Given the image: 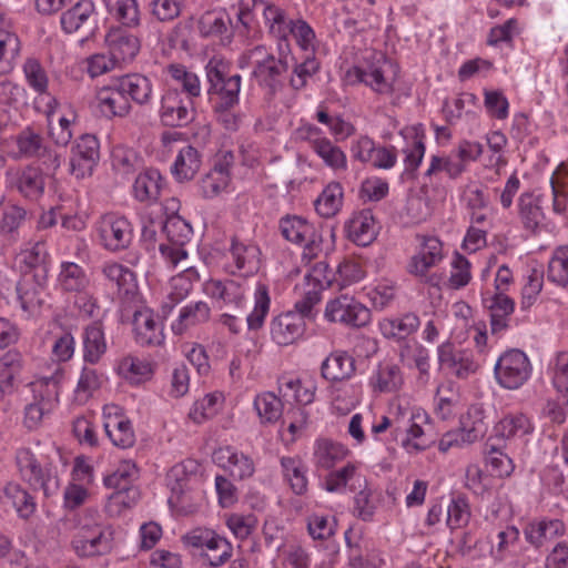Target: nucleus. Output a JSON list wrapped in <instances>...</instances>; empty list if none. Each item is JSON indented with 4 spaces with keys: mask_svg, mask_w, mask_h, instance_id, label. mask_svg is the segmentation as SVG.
I'll return each instance as SVG.
<instances>
[{
    "mask_svg": "<svg viewBox=\"0 0 568 568\" xmlns=\"http://www.w3.org/2000/svg\"><path fill=\"white\" fill-rule=\"evenodd\" d=\"M343 81L348 85L363 83L378 94H392L399 81V67L383 54H374L346 70Z\"/></svg>",
    "mask_w": 568,
    "mask_h": 568,
    "instance_id": "obj_1",
    "label": "nucleus"
},
{
    "mask_svg": "<svg viewBox=\"0 0 568 568\" xmlns=\"http://www.w3.org/2000/svg\"><path fill=\"white\" fill-rule=\"evenodd\" d=\"M280 231L283 237L292 244L303 246V257L314 258L322 251L329 253L335 250L336 230H325L327 242L318 233L313 223L298 215H286L280 220Z\"/></svg>",
    "mask_w": 568,
    "mask_h": 568,
    "instance_id": "obj_2",
    "label": "nucleus"
},
{
    "mask_svg": "<svg viewBox=\"0 0 568 568\" xmlns=\"http://www.w3.org/2000/svg\"><path fill=\"white\" fill-rule=\"evenodd\" d=\"M64 371L57 366L50 376H42L32 383L33 400L24 408V425L37 429L59 405V386Z\"/></svg>",
    "mask_w": 568,
    "mask_h": 568,
    "instance_id": "obj_3",
    "label": "nucleus"
},
{
    "mask_svg": "<svg viewBox=\"0 0 568 568\" xmlns=\"http://www.w3.org/2000/svg\"><path fill=\"white\" fill-rule=\"evenodd\" d=\"M187 549L197 550L211 567L226 564L233 556V545L224 536L209 527H194L181 537Z\"/></svg>",
    "mask_w": 568,
    "mask_h": 568,
    "instance_id": "obj_4",
    "label": "nucleus"
},
{
    "mask_svg": "<svg viewBox=\"0 0 568 568\" xmlns=\"http://www.w3.org/2000/svg\"><path fill=\"white\" fill-rule=\"evenodd\" d=\"M16 463L21 477L31 486L41 488L47 497L58 493L60 478L47 458L37 456L29 448H21L17 452Z\"/></svg>",
    "mask_w": 568,
    "mask_h": 568,
    "instance_id": "obj_5",
    "label": "nucleus"
},
{
    "mask_svg": "<svg viewBox=\"0 0 568 568\" xmlns=\"http://www.w3.org/2000/svg\"><path fill=\"white\" fill-rule=\"evenodd\" d=\"M16 463L21 477L31 486L41 488L47 497L58 493L60 478L47 458L37 456L29 448H21L17 452Z\"/></svg>",
    "mask_w": 568,
    "mask_h": 568,
    "instance_id": "obj_6",
    "label": "nucleus"
},
{
    "mask_svg": "<svg viewBox=\"0 0 568 568\" xmlns=\"http://www.w3.org/2000/svg\"><path fill=\"white\" fill-rule=\"evenodd\" d=\"M251 4L261 10L264 24L270 34L278 39L277 48L281 54L283 55L285 52L291 53L288 37L290 27L294 19H290L282 7L268 0H242L237 17L245 26L248 23V9Z\"/></svg>",
    "mask_w": 568,
    "mask_h": 568,
    "instance_id": "obj_7",
    "label": "nucleus"
},
{
    "mask_svg": "<svg viewBox=\"0 0 568 568\" xmlns=\"http://www.w3.org/2000/svg\"><path fill=\"white\" fill-rule=\"evenodd\" d=\"M394 419L400 423L402 446L408 454H417L426 449L425 433L423 426L427 423L426 412L410 404L405 397H398V403L393 409Z\"/></svg>",
    "mask_w": 568,
    "mask_h": 568,
    "instance_id": "obj_8",
    "label": "nucleus"
},
{
    "mask_svg": "<svg viewBox=\"0 0 568 568\" xmlns=\"http://www.w3.org/2000/svg\"><path fill=\"white\" fill-rule=\"evenodd\" d=\"M138 474L139 469L135 463L124 459L119 463L113 471L103 476L104 487L114 489L108 500L110 513L119 514L122 509L129 508L135 503L138 491L131 484L138 478Z\"/></svg>",
    "mask_w": 568,
    "mask_h": 568,
    "instance_id": "obj_9",
    "label": "nucleus"
},
{
    "mask_svg": "<svg viewBox=\"0 0 568 568\" xmlns=\"http://www.w3.org/2000/svg\"><path fill=\"white\" fill-rule=\"evenodd\" d=\"M333 281V272L327 263L314 264L294 287L295 311L302 315H313L314 307L321 302L323 292Z\"/></svg>",
    "mask_w": 568,
    "mask_h": 568,
    "instance_id": "obj_10",
    "label": "nucleus"
},
{
    "mask_svg": "<svg viewBox=\"0 0 568 568\" xmlns=\"http://www.w3.org/2000/svg\"><path fill=\"white\" fill-rule=\"evenodd\" d=\"M278 59L268 52L265 45H256L246 50L239 58L240 68L254 65L253 74L260 84L275 90L280 83L281 74L287 69V58L290 53L283 55L278 51Z\"/></svg>",
    "mask_w": 568,
    "mask_h": 568,
    "instance_id": "obj_11",
    "label": "nucleus"
},
{
    "mask_svg": "<svg viewBox=\"0 0 568 568\" xmlns=\"http://www.w3.org/2000/svg\"><path fill=\"white\" fill-rule=\"evenodd\" d=\"M210 93L216 97V109L227 110L239 102L241 77L230 74L229 64L222 59L213 58L206 65Z\"/></svg>",
    "mask_w": 568,
    "mask_h": 568,
    "instance_id": "obj_12",
    "label": "nucleus"
},
{
    "mask_svg": "<svg viewBox=\"0 0 568 568\" xmlns=\"http://www.w3.org/2000/svg\"><path fill=\"white\" fill-rule=\"evenodd\" d=\"M323 317L329 324L364 327L371 322V311L355 296L344 293L327 300Z\"/></svg>",
    "mask_w": 568,
    "mask_h": 568,
    "instance_id": "obj_13",
    "label": "nucleus"
},
{
    "mask_svg": "<svg viewBox=\"0 0 568 568\" xmlns=\"http://www.w3.org/2000/svg\"><path fill=\"white\" fill-rule=\"evenodd\" d=\"M531 373L532 366L528 356L517 348L504 352L498 357L494 367V376L497 384L510 390L524 386L529 381Z\"/></svg>",
    "mask_w": 568,
    "mask_h": 568,
    "instance_id": "obj_14",
    "label": "nucleus"
},
{
    "mask_svg": "<svg viewBox=\"0 0 568 568\" xmlns=\"http://www.w3.org/2000/svg\"><path fill=\"white\" fill-rule=\"evenodd\" d=\"M161 142L168 151H178L171 166L173 178L180 183L193 180L202 165L200 152L192 145L184 144L180 132L163 133Z\"/></svg>",
    "mask_w": 568,
    "mask_h": 568,
    "instance_id": "obj_15",
    "label": "nucleus"
},
{
    "mask_svg": "<svg viewBox=\"0 0 568 568\" xmlns=\"http://www.w3.org/2000/svg\"><path fill=\"white\" fill-rule=\"evenodd\" d=\"M445 257L444 243L437 236H418L414 252L406 263V271L415 277L425 278L433 268L443 263Z\"/></svg>",
    "mask_w": 568,
    "mask_h": 568,
    "instance_id": "obj_16",
    "label": "nucleus"
},
{
    "mask_svg": "<svg viewBox=\"0 0 568 568\" xmlns=\"http://www.w3.org/2000/svg\"><path fill=\"white\" fill-rule=\"evenodd\" d=\"M162 232L165 234L169 243L160 244L161 255L168 265L176 267L182 261L187 258L184 245L191 240L192 227L184 219L174 215L168 217L163 224Z\"/></svg>",
    "mask_w": 568,
    "mask_h": 568,
    "instance_id": "obj_17",
    "label": "nucleus"
},
{
    "mask_svg": "<svg viewBox=\"0 0 568 568\" xmlns=\"http://www.w3.org/2000/svg\"><path fill=\"white\" fill-rule=\"evenodd\" d=\"M90 105L95 114L108 120L124 118L131 111L129 98L124 97L115 78L97 89Z\"/></svg>",
    "mask_w": 568,
    "mask_h": 568,
    "instance_id": "obj_18",
    "label": "nucleus"
},
{
    "mask_svg": "<svg viewBox=\"0 0 568 568\" xmlns=\"http://www.w3.org/2000/svg\"><path fill=\"white\" fill-rule=\"evenodd\" d=\"M295 134L297 139L308 141L313 151L333 171H345L347 169V159L344 151L333 144L326 136H323L316 126L304 124L296 130Z\"/></svg>",
    "mask_w": 568,
    "mask_h": 568,
    "instance_id": "obj_19",
    "label": "nucleus"
},
{
    "mask_svg": "<svg viewBox=\"0 0 568 568\" xmlns=\"http://www.w3.org/2000/svg\"><path fill=\"white\" fill-rule=\"evenodd\" d=\"M97 230L101 245L111 252L126 248L133 239V229L129 220L116 214L103 215Z\"/></svg>",
    "mask_w": 568,
    "mask_h": 568,
    "instance_id": "obj_20",
    "label": "nucleus"
},
{
    "mask_svg": "<svg viewBox=\"0 0 568 568\" xmlns=\"http://www.w3.org/2000/svg\"><path fill=\"white\" fill-rule=\"evenodd\" d=\"M103 427L111 443L119 448H130L135 443L131 420L116 404H105L102 409Z\"/></svg>",
    "mask_w": 568,
    "mask_h": 568,
    "instance_id": "obj_21",
    "label": "nucleus"
},
{
    "mask_svg": "<svg viewBox=\"0 0 568 568\" xmlns=\"http://www.w3.org/2000/svg\"><path fill=\"white\" fill-rule=\"evenodd\" d=\"M71 547L79 557H94L111 550V538L106 530L98 525L80 526L71 540Z\"/></svg>",
    "mask_w": 568,
    "mask_h": 568,
    "instance_id": "obj_22",
    "label": "nucleus"
},
{
    "mask_svg": "<svg viewBox=\"0 0 568 568\" xmlns=\"http://www.w3.org/2000/svg\"><path fill=\"white\" fill-rule=\"evenodd\" d=\"M497 437L510 445H525L535 432V423L530 415L520 410L506 413L495 425Z\"/></svg>",
    "mask_w": 568,
    "mask_h": 568,
    "instance_id": "obj_23",
    "label": "nucleus"
},
{
    "mask_svg": "<svg viewBox=\"0 0 568 568\" xmlns=\"http://www.w3.org/2000/svg\"><path fill=\"white\" fill-rule=\"evenodd\" d=\"M159 113L165 125H185L194 119L193 98L183 97L176 88H168L161 98Z\"/></svg>",
    "mask_w": 568,
    "mask_h": 568,
    "instance_id": "obj_24",
    "label": "nucleus"
},
{
    "mask_svg": "<svg viewBox=\"0 0 568 568\" xmlns=\"http://www.w3.org/2000/svg\"><path fill=\"white\" fill-rule=\"evenodd\" d=\"M300 312H285L275 316L270 324L272 341L280 346H288L300 341L306 331L305 317Z\"/></svg>",
    "mask_w": 568,
    "mask_h": 568,
    "instance_id": "obj_25",
    "label": "nucleus"
},
{
    "mask_svg": "<svg viewBox=\"0 0 568 568\" xmlns=\"http://www.w3.org/2000/svg\"><path fill=\"white\" fill-rule=\"evenodd\" d=\"M44 113L50 128V135L57 144L67 145L72 139V126L78 114L73 106L64 105L57 110V101L53 97H48Z\"/></svg>",
    "mask_w": 568,
    "mask_h": 568,
    "instance_id": "obj_26",
    "label": "nucleus"
},
{
    "mask_svg": "<svg viewBox=\"0 0 568 568\" xmlns=\"http://www.w3.org/2000/svg\"><path fill=\"white\" fill-rule=\"evenodd\" d=\"M99 159V141L94 135L80 136L71 150L70 171L77 179L90 175Z\"/></svg>",
    "mask_w": 568,
    "mask_h": 568,
    "instance_id": "obj_27",
    "label": "nucleus"
},
{
    "mask_svg": "<svg viewBox=\"0 0 568 568\" xmlns=\"http://www.w3.org/2000/svg\"><path fill=\"white\" fill-rule=\"evenodd\" d=\"M104 43L119 67L133 61L141 49L140 39L119 27L106 32Z\"/></svg>",
    "mask_w": 568,
    "mask_h": 568,
    "instance_id": "obj_28",
    "label": "nucleus"
},
{
    "mask_svg": "<svg viewBox=\"0 0 568 568\" xmlns=\"http://www.w3.org/2000/svg\"><path fill=\"white\" fill-rule=\"evenodd\" d=\"M196 29L202 37L217 39L224 45L233 39L231 17L220 8L202 13L196 20Z\"/></svg>",
    "mask_w": 568,
    "mask_h": 568,
    "instance_id": "obj_29",
    "label": "nucleus"
},
{
    "mask_svg": "<svg viewBox=\"0 0 568 568\" xmlns=\"http://www.w3.org/2000/svg\"><path fill=\"white\" fill-rule=\"evenodd\" d=\"M344 231L346 237L358 246H368L377 237L379 226L369 210H362L352 214L345 222Z\"/></svg>",
    "mask_w": 568,
    "mask_h": 568,
    "instance_id": "obj_30",
    "label": "nucleus"
},
{
    "mask_svg": "<svg viewBox=\"0 0 568 568\" xmlns=\"http://www.w3.org/2000/svg\"><path fill=\"white\" fill-rule=\"evenodd\" d=\"M232 164L233 155L231 153L223 152L216 156L213 169L201 181V190L204 196L214 197L230 190Z\"/></svg>",
    "mask_w": 568,
    "mask_h": 568,
    "instance_id": "obj_31",
    "label": "nucleus"
},
{
    "mask_svg": "<svg viewBox=\"0 0 568 568\" xmlns=\"http://www.w3.org/2000/svg\"><path fill=\"white\" fill-rule=\"evenodd\" d=\"M214 463L235 479H245L255 471L252 458L231 446L217 448L213 453Z\"/></svg>",
    "mask_w": 568,
    "mask_h": 568,
    "instance_id": "obj_32",
    "label": "nucleus"
},
{
    "mask_svg": "<svg viewBox=\"0 0 568 568\" xmlns=\"http://www.w3.org/2000/svg\"><path fill=\"white\" fill-rule=\"evenodd\" d=\"M114 372L125 383L138 386L152 379L154 364L148 358L126 355L116 362Z\"/></svg>",
    "mask_w": 568,
    "mask_h": 568,
    "instance_id": "obj_33",
    "label": "nucleus"
},
{
    "mask_svg": "<svg viewBox=\"0 0 568 568\" xmlns=\"http://www.w3.org/2000/svg\"><path fill=\"white\" fill-rule=\"evenodd\" d=\"M351 454L349 448L338 442L317 438L313 444L312 460L317 469L329 470Z\"/></svg>",
    "mask_w": 568,
    "mask_h": 568,
    "instance_id": "obj_34",
    "label": "nucleus"
},
{
    "mask_svg": "<svg viewBox=\"0 0 568 568\" xmlns=\"http://www.w3.org/2000/svg\"><path fill=\"white\" fill-rule=\"evenodd\" d=\"M6 181L8 186L17 189L28 199H38L43 192V178L34 168L10 169Z\"/></svg>",
    "mask_w": 568,
    "mask_h": 568,
    "instance_id": "obj_35",
    "label": "nucleus"
},
{
    "mask_svg": "<svg viewBox=\"0 0 568 568\" xmlns=\"http://www.w3.org/2000/svg\"><path fill=\"white\" fill-rule=\"evenodd\" d=\"M355 372V359L345 351L331 353L321 364V376L328 382L347 381Z\"/></svg>",
    "mask_w": 568,
    "mask_h": 568,
    "instance_id": "obj_36",
    "label": "nucleus"
},
{
    "mask_svg": "<svg viewBox=\"0 0 568 568\" xmlns=\"http://www.w3.org/2000/svg\"><path fill=\"white\" fill-rule=\"evenodd\" d=\"M399 134L405 141V163L407 168L415 170L422 164L426 151L425 129L423 124L416 123L404 126Z\"/></svg>",
    "mask_w": 568,
    "mask_h": 568,
    "instance_id": "obj_37",
    "label": "nucleus"
},
{
    "mask_svg": "<svg viewBox=\"0 0 568 568\" xmlns=\"http://www.w3.org/2000/svg\"><path fill=\"white\" fill-rule=\"evenodd\" d=\"M565 532V523L550 518L532 520L524 528L526 541L536 548L542 547L547 540L564 536Z\"/></svg>",
    "mask_w": 568,
    "mask_h": 568,
    "instance_id": "obj_38",
    "label": "nucleus"
},
{
    "mask_svg": "<svg viewBox=\"0 0 568 568\" xmlns=\"http://www.w3.org/2000/svg\"><path fill=\"white\" fill-rule=\"evenodd\" d=\"M135 339L140 345L159 344L162 341V324L150 308H141L133 317Z\"/></svg>",
    "mask_w": 568,
    "mask_h": 568,
    "instance_id": "obj_39",
    "label": "nucleus"
},
{
    "mask_svg": "<svg viewBox=\"0 0 568 568\" xmlns=\"http://www.w3.org/2000/svg\"><path fill=\"white\" fill-rule=\"evenodd\" d=\"M227 260L226 268L229 272L252 274L258 268L260 250L255 245L233 242Z\"/></svg>",
    "mask_w": 568,
    "mask_h": 568,
    "instance_id": "obj_40",
    "label": "nucleus"
},
{
    "mask_svg": "<svg viewBox=\"0 0 568 568\" xmlns=\"http://www.w3.org/2000/svg\"><path fill=\"white\" fill-rule=\"evenodd\" d=\"M542 197L534 192H525L518 199V214L524 227L539 232L545 227V213L541 207Z\"/></svg>",
    "mask_w": 568,
    "mask_h": 568,
    "instance_id": "obj_41",
    "label": "nucleus"
},
{
    "mask_svg": "<svg viewBox=\"0 0 568 568\" xmlns=\"http://www.w3.org/2000/svg\"><path fill=\"white\" fill-rule=\"evenodd\" d=\"M165 81L169 85H175L189 98H197L201 94L200 77L181 63H170L163 69Z\"/></svg>",
    "mask_w": 568,
    "mask_h": 568,
    "instance_id": "obj_42",
    "label": "nucleus"
},
{
    "mask_svg": "<svg viewBox=\"0 0 568 568\" xmlns=\"http://www.w3.org/2000/svg\"><path fill=\"white\" fill-rule=\"evenodd\" d=\"M164 180L156 169H146L138 174L132 185L133 197L141 203L159 200Z\"/></svg>",
    "mask_w": 568,
    "mask_h": 568,
    "instance_id": "obj_43",
    "label": "nucleus"
},
{
    "mask_svg": "<svg viewBox=\"0 0 568 568\" xmlns=\"http://www.w3.org/2000/svg\"><path fill=\"white\" fill-rule=\"evenodd\" d=\"M485 307L490 312L491 331L498 333L507 327V321L515 304L504 292H487L483 296Z\"/></svg>",
    "mask_w": 568,
    "mask_h": 568,
    "instance_id": "obj_44",
    "label": "nucleus"
},
{
    "mask_svg": "<svg viewBox=\"0 0 568 568\" xmlns=\"http://www.w3.org/2000/svg\"><path fill=\"white\" fill-rule=\"evenodd\" d=\"M204 293L211 298L220 300L224 304L240 307L245 301V287L234 280L221 282L219 280L206 281L203 285Z\"/></svg>",
    "mask_w": 568,
    "mask_h": 568,
    "instance_id": "obj_45",
    "label": "nucleus"
},
{
    "mask_svg": "<svg viewBox=\"0 0 568 568\" xmlns=\"http://www.w3.org/2000/svg\"><path fill=\"white\" fill-rule=\"evenodd\" d=\"M63 292L83 293L90 287V278L82 266L74 262H61L55 280Z\"/></svg>",
    "mask_w": 568,
    "mask_h": 568,
    "instance_id": "obj_46",
    "label": "nucleus"
},
{
    "mask_svg": "<svg viewBox=\"0 0 568 568\" xmlns=\"http://www.w3.org/2000/svg\"><path fill=\"white\" fill-rule=\"evenodd\" d=\"M124 97L138 104H145L152 100L153 85L149 78L142 74L132 73L115 78Z\"/></svg>",
    "mask_w": 568,
    "mask_h": 568,
    "instance_id": "obj_47",
    "label": "nucleus"
},
{
    "mask_svg": "<svg viewBox=\"0 0 568 568\" xmlns=\"http://www.w3.org/2000/svg\"><path fill=\"white\" fill-rule=\"evenodd\" d=\"M485 410L480 405L470 406L460 416L459 433L462 443H475L484 437L487 430Z\"/></svg>",
    "mask_w": 568,
    "mask_h": 568,
    "instance_id": "obj_48",
    "label": "nucleus"
},
{
    "mask_svg": "<svg viewBox=\"0 0 568 568\" xmlns=\"http://www.w3.org/2000/svg\"><path fill=\"white\" fill-rule=\"evenodd\" d=\"M253 410L261 425H274L282 417L283 402L273 392L264 390L255 395Z\"/></svg>",
    "mask_w": 568,
    "mask_h": 568,
    "instance_id": "obj_49",
    "label": "nucleus"
},
{
    "mask_svg": "<svg viewBox=\"0 0 568 568\" xmlns=\"http://www.w3.org/2000/svg\"><path fill=\"white\" fill-rule=\"evenodd\" d=\"M108 382V376L97 368L83 366L73 390V400L85 404Z\"/></svg>",
    "mask_w": 568,
    "mask_h": 568,
    "instance_id": "obj_50",
    "label": "nucleus"
},
{
    "mask_svg": "<svg viewBox=\"0 0 568 568\" xmlns=\"http://www.w3.org/2000/svg\"><path fill=\"white\" fill-rule=\"evenodd\" d=\"M210 315L211 308L205 302L190 303L180 310L178 318L172 323V331L182 335L189 328L207 322Z\"/></svg>",
    "mask_w": 568,
    "mask_h": 568,
    "instance_id": "obj_51",
    "label": "nucleus"
},
{
    "mask_svg": "<svg viewBox=\"0 0 568 568\" xmlns=\"http://www.w3.org/2000/svg\"><path fill=\"white\" fill-rule=\"evenodd\" d=\"M478 98L470 92H463L452 100L445 101L443 113L449 123H456L463 118L477 116Z\"/></svg>",
    "mask_w": 568,
    "mask_h": 568,
    "instance_id": "obj_52",
    "label": "nucleus"
},
{
    "mask_svg": "<svg viewBox=\"0 0 568 568\" xmlns=\"http://www.w3.org/2000/svg\"><path fill=\"white\" fill-rule=\"evenodd\" d=\"M109 16L128 28H135L141 22L138 0H101Z\"/></svg>",
    "mask_w": 568,
    "mask_h": 568,
    "instance_id": "obj_53",
    "label": "nucleus"
},
{
    "mask_svg": "<svg viewBox=\"0 0 568 568\" xmlns=\"http://www.w3.org/2000/svg\"><path fill=\"white\" fill-rule=\"evenodd\" d=\"M108 348L103 327L94 322L84 328L83 333V359L87 363L97 364Z\"/></svg>",
    "mask_w": 568,
    "mask_h": 568,
    "instance_id": "obj_54",
    "label": "nucleus"
},
{
    "mask_svg": "<svg viewBox=\"0 0 568 568\" xmlns=\"http://www.w3.org/2000/svg\"><path fill=\"white\" fill-rule=\"evenodd\" d=\"M1 503L11 506L21 518H29L36 511L33 498L17 483H8L3 489Z\"/></svg>",
    "mask_w": 568,
    "mask_h": 568,
    "instance_id": "obj_55",
    "label": "nucleus"
},
{
    "mask_svg": "<svg viewBox=\"0 0 568 568\" xmlns=\"http://www.w3.org/2000/svg\"><path fill=\"white\" fill-rule=\"evenodd\" d=\"M273 565L274 568H308L311 558L298 544L284 541L277 548Z\"/></svg>",
    "mask_w": 568,
    "mask_h": 568,
    "instance_id": "obj_56",
    "label": "nucleus"
},
{
    "mask_svg": "<svg viewBox=\"0 0 568 568\" xmlns=\"http://www.w3.org/2000/svg\"><path fill=\"white\" fill-rule=\"evenodd\" d=\"M361 403V388L356 385L331 387L329 407L333 414L347 415Z\"/></svg>",
    "mask_w": 568,
    "mask_h": 568,
    "instance_id": "obj_57",
    "label": "nucleus"
},
{
    "mask_svg": "<svg viewBox=\"0 0 568 568\" xmlns=\"http://www.w3.org/2000/svg\"><path fill=\"white\" fill-rule=\"evenodd\" d=\"M104 277L116 287L119 295L133 294L136 290V278L134 273L126 266L108 262L102 267Z\"/></svg>",
    "mask_w": 568,
    "mask_h": 568,
    "instance_id": "obj_58",
    "label": "nucleus"
},
{
    "mask_svg": "<svg viewBox=\"0 0 568 568\" xmlns=\"http://www.w3.org/2000/svg\"><path fill=\"white\" fill-rule=\"evenodd\" d=\"M196 468L197 465L193 460H185L171 467L166 474V486L171 493H179L199 484Z\"/></svg>",
    "mask_w": 568,
    "mask_h": 568,
    "instance_id": "obj_59",
    "label": "nucleus"
},
{
    "mask_svg": "<svg viewBox=\"0 0 568 568\" xmlns=\"http://www.w3.org/2000/svg\"><path fill=\"white\" fill-rule=\"evenodd\" d=\"M419 326V320L414 314H406L400 317L383 318L378 323L381 333L386 338H405L414 333Z\"/></svg>",
    "mask_w": 568,
    "mask_h": 568,
    "instance_id": "obj_60",
    "label": "nucleus"
},
{
    "mask_svg": "<svg viewBox=\"0 0 568 568\" xmlns=\"http://www.w3.org/2000/svg\"><path fill=\"white\" fill-rule=\"evenodd\" d=\"M271 297L268 286L264 282H257L254 290V306L246 317L250 331L260 329L270 312Z\"/></svg>",
    "mask_w": 568,
    "mask_h": 568,
    "instance_id": "obj_61",
    "label": "nucleus"
},
{
    "mask_svg": "<svg viewBox=\"0 0 568 568\" xmlns=\"http://www.w3.org/2000/svg\"><path fill=\"white\" fill-rule=\"evenodd\" d=\"M403 383L400 371L390 364L379 365L369 377V386L375 393L396 392Z\"/></svg>",
    "mask_w": 568,
    "mask_h": 568,
    "instance_id": "obj_62",
    "label": "nucleus"
},
{
    "mask_svg": "<svg viewBox=\"0 0 568 568\" xmlns=\"http://www.w3.org/2000/svg\"><path fill=\"white\" fill-rule=\"evenodd\" d=\"M205 501V495L199 484L185 488L179 493H171L169 503L179 513L191 515L197 511Z\"/></svg>",
    "mask_w": 568,
    "mask_h": 568,
    "instance_id": "obj_63",
    "label": "nucleus"
},
{
    "mask_svg": "<svg viewBox=\"0 0 568 568\" xmlns=\"http://www.w3.org/2000/svg\"><path fill=\"white\" fill-rule=\"evenodd\" d=\"M344 192L337 182L327 184L315 201L316 212L323 217H333L343 205Z\"/></svg>",
    "mask_w": 568,
    "mask_h": 568,
    "instance_id": "obj_64",
    "label": "nucleus"
}]
</instances>
